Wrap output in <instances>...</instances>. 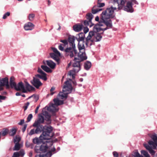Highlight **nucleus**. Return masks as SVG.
<instances>
[{
    "label": "nucleus",
    "mask_w": 157,
    "mask_h": 157,
    "mask_svg": "<svg viewBox=\"0 0 157 157\" xmlns=\"http://www.w3.org/2000/svg\"><path fill=\"white\" fill-rule=\"evenodd\" d=\"M71 79H67L65 82V85L63 87L62 92L59 93L56 98L53 99L54 103H50L48 106H46L42 110V114L44 116L45 120L48 124L51 123V116L48 112L53 113L59 110L58 106L64 103L63 99H66L68 94L71 93L72 89L71 84Z\"/></svg>",
    "instance_id": "1"
},
{
    "label": "nucleus",
    "mask_w": 157,
    "mask_h": 157,
    "mask_svg": "<svg viewBox=\"0 0 157 157\" xmlns=\"http://www.w3.org/2000/svg\"><path fill=\"white\" fill-rule=\"evenodd\" d=\"M52 127L50 126H44L40 124V132L41 130L42 132L40 136V151L43 153L46 152L50 145H52V142L46 140L51 139L54 136V134L52 132Z\"/></svg>",
    "instance_id": "2"
},
{
    "label": "nucleus",
    "mask_w": 157,
    "mask_h": 157,
    "mask_svg": "<svg viewBox=\"0 0 157 157\" xmlns=\"http://www.w3.org/2000/svg\"><path fill=\"white\" fill-rule=\"evenodd\" d=\"M74 40H60V42L62 44H60L58 47L59 50L61 51L64 50V48H66L65 50V52L71 58L75 56L77 53L76 49Z\"/></svg>",
    "instance_id": "3"
},
{
    "label": "nucleus",
    "mask_w": 157,
    "mask_h": 157,
    "mask_svg": "<svg viewBox=\"0 0 157 157\" xmlns=\"http://www.w3.org/2000/svg\"><path fill=\"white\" fill-rule=\"evenodd\" d=\"M78 42V48L79 51L78 54V58L77 59L80 61L86 60L87 59L85 53V46L84 43L87 46L91 45L94 44L95 42L100 41V40H77Z\"/></svg>",
    "instance_id": "4"
},
{
    "label": "nucleus",
    "mask_w": 157,
    "mask_h": 157,
    "mask_svg": "<svg viewBox=\"0 0 157 157\" xmlns=\"http://www.w3.org/2000/svg\"><path fill=\"white\" fill-rule=\"evenodd\" d=\"M109 18L107 17L103 18L101 16L100 21L94 26V30L95 32H100L101 30L104 31L110 28L112 26V24Z\"/></svg>",
    "instance_id": "5"
},
{
    "label": "nucleus",
    "mask_w": 157,
    "mask_h": 157,
    "mask_svg": "<svg viewBox=\"0 0 157 157\" xmlns=\"http://www.w3.org/2000/svg\"><path fill=\"white\" fill-rule=\"evenodd\" d=\"M151 139L148 141V144H144V146L147 150L152 155H154L155 152L153 149H155L157 147V135L155 133L148 134Z\"/></svg>",
    "instance_id": "6"
},
{
    "label": "nucleus",
    "mask_w": 157,
    "mask_h": 157,
    "mask_svg": "<svg viewBox=\"0 0 157 157\" xmlns=\"http://www.w3.org/2000/svg\"><path fill=\"white\" fill-rule=\"evenodd\" d=\"M118 9V8L113 7V6H111L110 8H107L106 10L104 11L101 14V16L102 17H107V18H112L114 16V10Z\"/></svg>",
    "instance_id": "7"
},
{
    "label": "nucleus",
    "mask_w": 157,
    "mask_h": 157,
    "mask_svg": "<svg viewBox=\"0 0 157 157\" xmlns=\"http://www.w3.org/2000/svg\"><path fill=\"white\" fill-rule=\"evenodd\" d=\"M65 38H67V39H84L85 35L83 33H81L77 35L76 36H75L73 35L67 34Z\"/></svg>",
    "instance_id": "8"
},
{
    "label": "nucleus",
    "mask_w": 157,
    "mask_h": 157,
    "mask_svg": "<svg viewBox=\"0 0 157 157\" xmlns=\"http://www.w3.org/2000/svg\"><path fill=\"white\" fill-rule=\"evenodd\" d=\"M36 88H39V74H37L33 78V79L30 82Z\"/></svg>",
    "instance_id": "9"
},
{
    "label": "nucleus",
    "mask_w": 157,
    "mask_h": 157,
    "mask_svg": "<svg viewBox=\"0 0 157 157\" xmlns=\"http://www.w3.org/2000/svg\"><path fill=\"white\" fill-rule=\"evenodd\" d=\"M74 61L73 66L74 67V70L76 72H78L81 69L80 63L81 61L78 60L77 57H75Z\"/></svg>",
    "instance_id": "10"
},
{
    "label": "nucleus",
    "mask_w": 157,
    "mask_h": 157,
    "mask_svg": "<svg viewBox=\"0 0 157 157\" xmlns=\"http://www.w3.org/2000/svg\"><path fill=\"white\" fill-rule=\"evenodd\" d=\"M126 2V0H113V3L114 5L117 4L118 10H121L124 6Z\"/></svg>",
    "instance_id": "11"
},
{
    "label": "nucleus",
    "mask_w": 157,
    "mask_h": 157,
    "mask_svg": "<svg viewBox=\"0 0 157 157\" xmlns=\"http://www.w3.org/2000/svg\"><path fill=\"white\" fill-rule=\"evenodd\" d=\"M6 86L7 89H9L10 88V86L9 84L8 78L6 77L2 79H0V86Z\"/></svg>",
    "instance_id": "12"
},
{
    "label": "nucleus",
    "mask_w": 157,
    "mask_h": 157,
    "mask_svg": "<svg viewBox=\"0 0 157 157\" xmlns=\"http://www.w3.org/2000/svg\"><path fill=\"white\" fill-rule=\"evenodd\" d=\"M105 4L104 3H101V2L98 3L97 7L98 8H96V6H94L92 10V13L94 14L99 11H101L102 9L99 8L103 7L105 6Z\"/></svg>",
    "instance_id": "13"
},
{
    "label": "nucleus",
    "mask_w": 157,
    "mask_h": 157,
    "mask_svg": "<svg viewBox=\"0 0 157 157\" xmlns=\"http://www.w3.org/2000/svg\"><path fill=\"white\" fill-rule=\"evenodd\" d=\"M15 89L17 91H21L23 93H26L27 92V91L25 89L24 85L22 82H19L16 85Z\"/></svg>",
    "instance_id": "14"
},
{
    "label": "nucleus",
    "mask_w": 157,
    "mask_h": 157,
    "mask_svg": "<svg viewBox=\"0 0 157 157\" xmlns=\"http://www.w3.org/2000/svg\"><path fill=\"white\" fill-rule=\"evenodd\" d=\"M124 10L128 12L132 13L133 12L134 10L131 2L128 1L127 2L126 6H124Z\"/></svg>",
    "instance_id": "15"
},
{
    "label": "nucleus",
    "mask_w": 157,
    "mask_h": 157,
    "mask_svg": "<svg viewBox=\"0 0 157 157\" xmlns=\"http://www.w3.org/2000/svg\"><path fill=\"white\" fill-rule=\"evenodd\" d=\"M34 27V25L30 22H28L25 24L24 25V28L26 31L31 30Z\"/></svg>",
    "instance_id": "16"
},
{
    "label": "nucleus",
    "mask_w": 157,
    "mask_h": 157,
    "mask_svg": "<svg viewBox=\"0 0 157 157\" xmlns=\"http://www.w3.org/2000/svg\"><path fill=\"white\" fill-rule=\"evenodd\" d=\"M83 27L82 25L78 24L73 26V29L75 32H79L82 30Z\"/></svg>",
    "instance_id": "17"
},
{
    "label": "nucleus",
    "mask_w": 157,
    "mask_h": 157,
    "mask_svg": "<svg viewBox=\"0 0 157 157\" xmlns=\"http://www.w3.org/2000/svg\"><path fill=\"white\" fill-rule=\"evenodd\" d=\"M40 78L44 81H46L47 80L46 74L40 69Z\"/></svg>",
    "instance_id": "18"
},
{
    "label": "nucleus",
    "mask_w": 157,
    "mask_h": 157,
    "mask_svg": "<svg viewBox=\"0 0 157 157\" xmlns=\"http://www.w3.org/2000/svg\"><path fill=\"white\" fill-rule=\"evenodd\" d=\"M47 65L49 66L52 69H54L55 66L56 64L52 61L50 60H47L46 61Z\"/></svg>",
    "instance_id": "19"
},
{
    "label": "nucleus",
    "mask_w": 157,
    "mask_h": 157,
    "mask_svg": "<svg viewBox=\"0 0 157 157\" xmlns=\"http://www.w3.org/2000/svg\"><path fill=\"white\" fill-rule=\"evenodd\" d=\"M25 87L26 90L29 91L33 90L35 88L31 86L28 82H25Z\"/></svg>",
    "instance_id": "20"
},
{
    "label": "nucleus",
    "mask_w": 157,
    "mask_h": 157,
    "mask_svg": "<svg viewBox=\"0 0 157 157\" xmlns=\"http://www.w3.org/2000/svg\"><path fill=\"white\" fill-rule=\"evenodd\" d=\"M39 132V128H37L35 130L32 129L28 133V135L29 136H32L34 134H38Z\"/></svg>",
    "instance_id": "21"
},
{
    "label": "nucleus",
    "mask_w": 157,
    "mask_h": 157,
    "mask_svg": "<svg viewBox=\"0 0 157 157\" xmlns=\"http://www.w3.org/2000/svg\"><path fill=\"white\" fill-rule=\"evenodd\" d=\"M91 63L89 61H87L85 63L84 65V67L85 69L87 70H89L91 67Z\"/></svg>",
    "instance_id": "22"
},
{
    "label": "nucleus",
    "mask_w": 157,
    "mask_h": 157,
    "mask_svg": "<svg viewBox=\"0 0 157 157\" xmlns=\"http://www.w3.org/2000/svg\"><path fill=\"white\" fill-rule=\"evenodd\" d=\"M84 24L86 26H89L90 27L94 25L92 23L91 21L88 20L84 21Z\"/></svg>",
    "instance_id": "23"
},
{
    "label": "nucleus",
    "mask_w": 157,
    "mask_h": 157,
    "mask_svg": "<svg viewBox=\"0 0 157 157\" xmlns=\"http://www.w3.org/2000/svg\"><path fill=\"white\" fill-rule=\"evenodd\" d=\"M17 130V129H16L14 128H13L10 131H9V135L12 136H14L16 134Z\"/></svg>",
    "instance_id": "24"
},
{
    "label": "nucleus",
    "mask_w": 157,
    "mask_h": 157,
    "mask_svg": "<svg viewBox=\"0 0 157 157\" xmlns=\"http://www.w3.org/2000/svg\"><path fill=\"white\" fill-rule=\"evenodd\" d=\"M38 117L37 120L33 124V126L37 128H39V114H38Z\"/></svg>",
    "instance_id": "25"
},
{
    "label": "nucleus",
    "mask_w": 157,
    "mask_h": 157,
    "mask_svg": "<svg viewBox=\"0 0 157 157\" xmlns=\"http://www.w3.org/2000/svg\"><path fill=\"white\" fill-rule=\"evenodd\" d=\"M41 67L44 71L47 72L51 73L52 71L47 66L42 65Z\"/></svg>",
    "instance_id": "26"
},
{
    "label": "nucleus",
    "mask_w": 157,
    "mask_h": 157,
    "mask_svg": "<svg viewBox=\"0 0 157 157\" xmlns=\"http://www.w3.org/2000/svg\"><path fill=\"white\" fill-rule=\"evenodd\" d=\"M33 144H36V145H39V137H36L33 139L32 140Z\"/></svg>",
    "instance_id": "27"
},
{
    "label": "nucleus",
    "mask_w": 157,
    "mask_h": 157,
    "mask_svg": "<svg viewBox=\"0 0 157 157\" xmlns=\"http://www.w3.org/2000/svg\"><path fill=\"white\" fill-rule=\"evenodd\" d=\"M50 56L54 60L58 62L59 61V57L54 53H51L50 54Z\"/></svg>",
    "instance_id": "28"
},
{
    "label": "nucleus",
    "mask_w": 157,
    "mask_h": 157,
    "mask_svg": "<svg viewBox=\"0 0 157 157\" xmlns=\"http://www.w3.org/2000/svg\"><path fill=\"white\" fill-rule=\"evenodd\" d=\"M52 155L51 152L49 151L44 154H40V157H50Z\"/></svg>",
    "instance_id": "29"
},
{
    "label": "nucleus",
    "mask_w": 157,
    "mask_h": 157,
    "mask_svg": "<svg viewBox=\"0 0 157 157\" xmlns=\"http://www.w3.org/2000/svg\"><path fill=\"white\" fill-rule=\"evenodd\" d=\"M78 72H76L74 70V68L73 70H71L69 71L68 74L70 76H72L73 78H75V75L76 73H77Z\"/></svg>",
    "instance_id": "30"
},
{
    "label": "nucleus",
    "mask_w": 157,
    "mask_h": 157,
    "mask_svg": "<svg viewBox=\"0 0 157 157\" xmlns=\"http://www.w3.org/2000/svg\"><path fill=\"white\" fill-rule=\"evenodd\" d=\"M93 31H93H90L89 33V35L87 37V38H86V39H90V38H91V37L95 35V33H97V32H95L94 30V29H93Z\"/></svg>",
    "instance_id": "31"
},
{
    "label": "nucleus",
    "mask_w": 157,
    "mask_h": 157,
    "mask_svg": "<svg viewBox=\"0 0 157 157\" xmlns=\"http://www.w3.org/2000/svg\"><path fill=\"white\" fill-rule=\"evenodd\" d=\"M52 49L55 54H56L59 57L61 55L60 53L56 48H52Z\"/></svg>",
    "instance_id": "32"
},
{
    "label": "nucleus",
    "mask_w": 157,
    "mask_h": 157,
    "mask_svg": "<svg viewBox=\"0 0 157 157\" xmlns=\"http://www.w3.org/2000/svg\"><path fill=\"white\" fill-rule=\"evenodd\" d=\"M141 153L142 155H144V157H150L148 153L145 150H141Z\"/></svg>",
    "instance_id": "33"
},
{
    "label": "nucleus",
    "mask_w": 157,
    "mask_h": 157,
    "mask_svg": "<svg viewBox=\"0 0 157 157\" xmlns=\"http://www.w3.org/2000/svg\"><path fill=\"white\" fill-rule=\"evenodd\" d=\"M25 145L26 147H30L32 149H33L34 147L33 144L30 143L28 141H27L25 142Z\"/></svg>",
    "instance_id": "34"
},
{
    "label": "nucleus",
    "mask_w": 157,
    "mask_h": 157,
    "mask_svg": "<svg viewBox=\"0 0 157 157\" xmlns=\"http://www.w3.org/2000/svg\"><path fill=\"white\" fill-rule=\"evenodd\" d=\"M8 133H9V129L6 128H4L2 131L1 135L3 136H5Z\"/></svg>",
    "instance_id": "35"
},
{
    "label": "nucleus",
    "mask_w": 157,
    "mask_h": 157,
    "mask_svg": "<svg viewBox=\"0 0 157 157\" xmlns=\"http://www.w3.org/2000/svg\"><path fill=\"white\" fill-rule=\"evenodd\" d=\"M20 145L19 143H16L15 144V145L14 147V150L18 151L20 148Z\"/></svg>",
    "instance_id": "36"
},
{
    "label": "nucleus",
    "mask_w": 157,
    "mask_h": 157,
    "mask_svg": "<svg viewBox=\"0 0 157 157\" xmlns=\"http://www.w3.org/2000/svg\"><path fill=\"white\" fill-rule=\"evenodd\" d=\"M35 16V14L33 13L29 14L28 16L29 20L30 21H33L34 19Z\"/></svg>",
    "instance_id": "37"
},
{
    "label": "nucleus",
    "mask_w": 157,
    "mask_h": 157,
    "mask_svg": "<svg viewBox=\"0 0 157 157\" xmlns=\"http://www.w3.org/2000/svg\"><path fill=\"white\" fill-rule=\"evenodd\" d=\"M93 17L92 14L91 13H88L86 15V18L87 20L91 21Z\"/></svg>",
    "instance_id": "38"
},
{
    "label": "nucleus",
    "mask_w": 157,
    "mask_h": 157,
    "mask_svg": "<svg viewBox=\"0 0 157 157\" xmlns=\"http://www.w3.org/2000/svg\"><path fill=\"white\" fill-rule=\"evenodd\" d=\"M16 84L15 82H10V86L11 88H14L15 89V87L16 86Z\"/></svg>",
    "instance_id": "39"
},
{
    "label": "nucleus",
    "mask_w": 157,
    "mask_h": 157,
    "mask_svg": "<svg viewBox=\"0 0 157 157\" xmlns=\"http://www.w3.org/2000/svg\"><path fill=\"white\" fill-rule=\"evenodd\" d=\"M95 34L96 35V39H100L102 37V33H96V34Z\"/></svg>",
    "instance_id": "40"
},
{
    "label": "nucleus",
    "mask_w": 157,
    "mask_h": 157,
    "mask_svg": "<svg viewBox=\"0 0 157 157\" xmlns=\"http://www.w3.org/2000/svg\"><path fill=\"white\" fill-rule=\"evenodd\" d=\"M30 104V103L29 102H28L26 103H25L24 104V105L23 107V108L24 109V111H25L28 108V106Z\"/></svg>",
    "instance_id": "41"
},
{
    "label": "nucleus",
    "mask_w": 157,
    "mask_h": 157,
    "mask_svg": "<svg viewBox=\"0 0 157 157\" xmlns=\"http://www.w3.org/2000/svg\"><path fill=\"white\" fill-rule=\"evenodd\" d=\"M34 151L36 153H39V145H36L34 147Z\"/></svg>",
    "instance_id": "42"
},
{
    "label": "nucleus",
    "mask_w": 157,
    "mask_h": 157,
    "mask_svg": "<svg viewBox=\"0 0 157 157\" xmlns=\"http://www.w3.org/2000/svg\"><path fill=\"white\" fill-rule=\"evenodd\" d=\"M21 139V138L20 137L16 136L15 138L14 139V143H19Z\"/></svg>",
    "instance_id": "43"
},
{
    "label": "nucleus",
    "mask_w": 157,
    "mask_h": 157,
    "mask_svg": "<svg viewBox=\"0 0 157 157\" xmlns=\"http://www.w3.org/2000/svg\"><path fill=\"white\" fill-rule=\"evenodd\" d=\"M10 15V12H7L6 13H5L3 15L2 18L3 19H6L7 17L8 16H9Z\"/></svg>",
    "instance_id": "44"
},
{
    "label": "nucleus",
    "mask_w": 157,
    "mask_h": 157,
    "mask_svg": "<svg viewBox=\"0 0 157 157\" xmlns=\"http://www.w3.org/2000/svg\"><path fill=\"white\" fill-rule=\"evenodd\" d=\"M33 117V115L32 114H29L27 118V122H29Z\"/></svg>",
    "instance_id": "45"
},
{
    "label": "nucleus",
    "mask_w": 157,
    "mask_h": 157,
    "mask_svg": "<svg viewBox=\"0 0 157 157\" xmlns=\"http://www.w3.org/2000/svg\"><path fill=\"white\" fill-rule=\"evenodd\" d=\"M19 156H23L25 154V152L23 150H21L19 152Z\"/></svg>",
    "instance_id": "46"
},
{
    "label": "nucleus",
    "mask_w": 157,
    "mask_h": 157,
    "mask_svg": "<svg viewBox=\"0 0 157 157\" xmlns=\"http://www.w3.org/2000/svg\"><path fill=\"white\" fill-rule=\"evenodd\" d=\"M27 127V124H25L24 125L23 127L22 128L21 130L23 132H24Z\"/></svg>",
    "instance_id": "47"
},
{
    "label": "nucleus",
    "mask_w": 157,
    "mask_h": 157,
    "mask_svg": "<svg viewBox=\"0 0 157 157\" xmlns=\"http://www.w3.org/2000/svg\"><path fill=\"white\" fill-rule=\"evenodd\" d=\"M55 88L54 87H52L51 88V89H50V92H51V95H53L54 92H53V91L54 90H55Z\"/></svg>",
    "instance_id": "48"
},
{
    "label": "nucleus",
    "mask_w": 157,
    "mask_h": 157,
    "mask_svg": "<svg viewBox=\"0 0 157 157\" xmlns=\"http://www.w3.org/2000/svg\"><path fill=\"white\" fill-rule=\"evenodd\" d=\"M19 157V153L17 152H15L14 153L12 157Z\"/></svg>",
    "instance_id": "49"
},
{
    "label": "nucleus",
    "mask_w": 157,
    "mask_h": 157,
    "mask_svg": "<svg viewBox=\"0 0 157 157\" xmlns=\"http://www.w3.org/2000/svg\"><path fill=\"white\" fill-rule=\"evenodd\" d=\"M113 155L114 157H118V155L117 152L114 151L113 152Z\"/></svg>",
    "instance_id": "50"
},
{
    "label": "nucleus",
    "mask_w": 157,
    "mask_h": 157,
    "mask_svg": "<svg viewBox=\"0 0 157 157\" xmlns=\"http://www.w3.org/2000/svg\"><path fill=\"white\" fill-rule=\"evenodd\" d=\"M44 121V117L42 116H40V123L43 122Z\"/></svg>",
    "instance_id": "51"
},
{
    "label": "nucleus",
    "mask_w": 157,
    "mask_h": 157,
    "mask_svg": "<svg viewBox=\"0 0 157 157\" xmlns=\"http://www.w3.org/2000/svg\"><path fill=\"white\" fill-rule=\"evenodd\" d=\"M14 78L13 77H11L10 78V82L11 83V82H14Z\"/></svg>",
    "instance_id": "52"
},
{
    "label": "nucleus",
    "mask_w": 157,
    "mask_h": 157,
    "mask_svg": "<svg viewBox=\"0 0 157 157\" xmlns=\"http://www.w3.org/2000/svg\"><path fill=\"white\" fill-rule=\"evenodd\" d=\"M24 123V120L23 119H22L21 120L20 122H19L18 124L19 125H22Z\"/></svg>",
    "instance_id": "53"
},
{
    "label": "nucleus",
    "mask_w": 157,
    "mask_h": 157,
    "mask_svg": "<svg viewBox=\"0 0 157 157\" xmlns=\"http://www.w3.org/2000/svg\"><path fill=\"white\" fill-rule=\"evenodd\" d=\"M132 4V3L133 4H134L136 5L138 4V2L136 0H132L131 2Z\"/></svg>",
    "instance_id": "54"
},
{
    "label": "nucleus",
    "mask_w": 157,
    "mask_h": 157,
    "mask_svg": "<svg viewBox=\"0 0 157 157\" xmlns=\"http://www.w3.org/2000/svg\"><path fill=\"white\" fill-rule=\"evenodd\" d=\"M39 108V105H38L37 106L36 109L35 110V114H36L38 113Z\"/></svg>",
    "instance_id": "55"
},
{
    "label": "nucleus",
    "mask_w": 157,
    "mask_h": 157,
    "mask_svg": "<svg viewBox=\"0 0 157 157\" xmlns=\"http://www.w3.org/2000/svg\"><path fill=\"white\" fill-rule=\"evenodd\" d=\"M6 97L1 96L0 95V100H5L6 98Z\"/></svg>",
    "instance_id": "56"
},
{
    "label": "nucleus",
    "mask_w": 157,
    "mask_h": 157,
    "mask_svg": "<svg viewBox=\"0 0 157 157\" xmlns=\"http://www.w3.org/2000/svg\"><path fill=\"white\" fill-rule=\"evenodd\" d=\"M89 31V29L86 28H85L84 29V33H87Z\"/></svg>",
    "instance_id": "57"
},
{
    "label": "nucleus",
    "mask_w": 157,
    "mask_h": 157,
    "mask_svg": "<svg viewBox=\"0 0 157 157\" xmlns=\"http://www.w3.org/2000/svg\"><path fill=\"white\" fill-rule=\"evenodd\" d=\"M33 155V152H32V151H31L29 153V156L30 157H31Z\"/></svg>",
    "instance_id": "58"
},
{
    "label": "nucleus",
    "mask_w": 157,
    "mask_h": 157,
    "mask_svg": "<svg viewBox=\"0 0 157 157\" xmlns=\"http://www.w3.org/2000/svg\"><path fill=\"white\" fill-rule=\"evenodd\" d=\"M21 95V93L20 92H17L16 94V95L17 96H20Z\"/></svg>",
    "instance_id": "59"
},
{
    "label": "nucleus",
    "mask_w": 157,
    "mask_h": 157,
    "mask_svg": "<svg viewBox=\"0 0 157 157\" xmlns=\"http://www.w3.org/2000/svg\"><path fill=\"white\" fill-rule=\"evenodd\" d=\"M95 20L96 21H98L99 20V17L98 16H97L95 18Z\"/></svg>",
    "instance_id": "60"
},
{
    "label": "nucleus",
    "mask_w": 157,
    "mask_h": 157,
    "mask_svg": "<svg viewBox=\"0 0 157 157\" xmlns=\"http://www.w3.org/2000/svg\"><path fill=\"white\" fill-rule=\"evenodd\" d=\"M55 150H56V149L54 147L53 148H52L51 149V151L52 152H54Z\"/></svg>",
    "instance_id": "61"
},
{
    "label": "nucleus",
    "mask_w": 157,
    "mask_h": 157,
    "mask_svg": "<svg viewBox=\"0 0 157 157\" xmlns=\"http://www.w3.org/2000/svg\"><path fill=\"white\" fill-rule=\"evenodd\" d=\"M2 87V86H0V91L3 90V89Z\"/></svg>",
    "instance_id": "62"
},
{
    "label": "nucleus",
    "mask_w": 157,
    "mask_h": 157,
    "mask_svg": "<svg viewBox=\"0 0 157 157\" xmlns=\"http://www.w3.org/2000/svg\"><path fill=\"white\" fill-rule=\"evenodd\" d=\"M103 0H98V3H99L101 2Z\"/></svg>",
    "instance_id": "63"
},
{
    "label": "nucleus",
    "mask_w": 157,
    "mask_h": 157,
    "mask_svg": "<svg viewBox=\"0 0 157 157\" xmlns=\"http://www.w3.org/2000/svg\"><path fill=\"white\" fill-rule=\"evenodd\" d=\"M153 157H157V152L156 154L154 155Z\"/></svg>",
    "instance_id": "64"
}]
</instances>
